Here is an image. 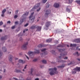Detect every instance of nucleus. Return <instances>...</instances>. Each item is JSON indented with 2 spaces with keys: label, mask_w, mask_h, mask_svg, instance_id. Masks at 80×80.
I'll use <instances>...</instances> for the list:
<instances>
[{
  "label": "nucleus",
  "mask_w": 80,
  "mask_h": 80,
  "mask_svg": "<svg viewBox=\"0 0 80 80\" xmlns=\"http://www.w3.org/2000/svg\"><path fill=\"white\" fill-rule=\"evenodd\" d=\"M51 41H52V39H48L46 40V42H50Z\"/></svg>",
  "instance_id": "25"
},
{
  "label": "nucleus",
  "mask_w": 80,
  "mask_h": 80,
  "mask_svg": "<svg viewBox=\"0 0 80 80\" xmlns=\"http://www.w3.org/2000/svg\"><path fill=\"white\" fill-rule=\"evenodd\" d=\"M7 38V36H6L5 37H2L1 38V40H6Z\"/></svg>",
  "instance_id": "16"
},
{
  "label": "nucleus",
  "mask_w": 80,
  "mask_h": 80,
  "mask_svg": "<svg viewBox=\"0 0 80 80\" xmlns=\"http://www.w3.org/2000/svg\"><path fill=\"white\" fill-rule=\"evenodd\" d=\"M48 52H45L43 53H41V55L42 56V55H47Z\"/></svg>",
  "instance_id": "23"
},
{
  "label": "nucleus",
  "mask_w": 80,
  "mask_h": 80,
  "mask_svg": "<svg viewBox=\"0 0 80 80\" xmlns=\"http://www.w3.org/2000/svg\"><path fill=\"white\" fill-rule=\"evenodd\" d=\"M59 58H60V59H61V58H61V56H60L59 57Z\"/></svg>",
  "instance_id": "59"
},
{
  "label": "nucleus",
  "mask_w": 80,
  "mask_h": 80,
  "mask_svg": "<svg viewBox=\"0 0 80 80\" xmlns=\"http://www.w3.org/2000/svg\"><path fill=\"white\" fill-rule=\"evenodd\" d=\"M26 57L28 59V60H29V58L26 55H25Z\"/></svg>",
  "instance_id": "49"
},
{
  "label": "nucleus",
  "mask_w": 80,
  "mask_h": 80,
  "mask_svg": "<svg viewBox=\"0 0 80 80\" xmlns=\"http://www.w3.org/2000/svg\"><path fill=\"white\" fill-rule=\"evenodd\" d=\"M39 53H40V50H35V51L34 52H28V53L30 58H32L31 56L33 55H34V54H36V53H37L38 54Z\"/></svg>",
  "instance_id": "2"
},
{
  "label": "nucleus",
  "mask_w": 80,
  "mask_h": 80,
  "mask_svg": "<svg viewBox=\"0 0 80 80\" xmlns=\"http://www.w3.org/2000/svg\"><path fill=\"white\" fill-rule=\"evenodd\" d=\"M5 12H6V9H4L2 11V13H5Z\"/></svg>",
  "instance_id": "33"
},
{
  "label": "nucleus",
  "mask_w": 80,
  "mask_h": 80,
  "mask_svg": "<svg viewBox=\"0 0 80 80\" xmlns=\"http://www.w3.org/2000/svg\"><path fill=\"white\" fill-rule=\"evenodd\" d=\"M72 74H75V73H77V71L75 70V68L73 69V70L72 71Z\"/></svg>",
  "instance_id": "20"
},
{
  "label": "nucleus",
  "mask_w": 80,
  "mask_h": 80,
  "mask_svg": "<svg viewBox=\"0 0 80 80\" xmlns=\"http://www.w3.org/2000/svg\"><path fill=\"white\" fill-rule=\"evenodd\" d=\"M40 10H41V8H39V9H37V12H39V11H40Z\"/></svg>",
  "instance_id": "41"
},
{
  "label": "nucleus",
  "mask_w": 80,
  "mask_h": 80,
  "mask_svg": "<svg viewBox=\"0 0 80 80\" xmlns=\"http://www.w3.org/2000/svg\"><path fill=\"white\" fill-rule=\"evenodd\" d=\"M59 51L60 52H63L64 51H65V49H59Z\"/></svg>",
  "instance_id": "27"
},
{
  "label": "nucleus",
  "mask_w": 80,
  "mask_h": 80,
  "mask_svg": "<svg viewBox=\"0 0 80 80\" xmlns=\"http://www.w3.org/2000/svg\"><path fill=\"white\" fill-rule=\"evenodd\" d=\"M18 18V15H15L14 16V18Z\"/></svg>",
  "instance_id": "40"
},
{
  "label": "nucleus",
  "mask_w": 80,
  "mask_h": 80,
  "mask_svg": "<svg viewBox=\"0 0 80 80\" xmlns=\"http://www.w3.org/2000/svg\"><path fill=\"white\" fill-rule=\"evenodd\" d=\"M12 58H13V56H12L11 55L9 56V59L10 62H12Z\"/></svg>",
  "instance_id": "12"
},
{
  "label": "nucleus",
  "mask_w": 80,
  "mask_h": 80,
  "mask_svg": "<svg viewBox=\"0 0 80 80\" xmlns=\"http://www.w3.org/2000/svg\"><path fill=\"white\" fill-rule=\"evenodd\" d=\"M76 2L78 4L80 5V1H76Z\"/></svg>",
  "instance_id": "39"
},
{
  "label": "nucleus",
  "mask_w": 80,
  "mask_h": 80,
  "mask_svg": "<svg viewBox=\"0 0 80 80\" xmlns=\"http://www.w3.org/2000/svg\"><path fill=\"white\" fill-rule=\"evenodd\" d=\"M14 72H16V73H22V71L20 70H18L17 69H15Z\"/></svg>",
  "instance_id": "14"
},
{
  "label": "nucleus",
  "mask_w": 80,
  "mask_h": 80,
  "mask_svg": "<svg viewBox=\"0 0 80 80\" xmlns=\"http://www.w3.org/2000/svg\"><path fill=\"white\" fill-rule=\"evenodd\" d=\"M19 63H25V62H23V60L20 59L19 60Z\"/></svg>",
  "instance_id": "24"
},
{
  "label": "nucleus",
  "mask_w": 80,
  "mask_h": 80,
  "mask_svg": "<svg viewBox=\"0 0 80 80\" xmlns=\"http://www.w3.org/2000/svg\"><path fill=\"white\" fill-rule=\"evenodd\" d=\"M33 69L32 68L31 69V72H30V74H32V73H33Z\"/></svg>",
  "instance_id": "35"
},
{
  "label": "nucleus",
  "mask_w": 80,
  "mask_h": 80,
  "mask_svg": "<svg viewBox=\"0 0 80 80\" xmlns=\"http://www.w3.org/2000/svg\"><path fill=\"white\" fill-rule=\"evenodd\" d=\"M12 29H14V28H15V26H13L12 27Z\"/></svg>",
  "instance_id": "43"
},
{
  "label": "nucleus",
  "mask_w": 80,
  "mask_h": 80,
  "mask_svg": "<svg viewBox=\"0 0 80 80\" xmlns=\"http://www.w3.org/2000/svg\"><path fill=\"white\" fill-rule=\"evenodd\" d=\"M6 27V25H4L3 26V27H4V28Z\"/></svg>",
  "instance_id": "63"
},
{
  "label": "nucleus",
  "mask_w": 80,
  "mask_h": 80,
  "mask_svg": "<svg viewBox=\"0 0 80 80\" xmlns=\"http://www.w3.org/2000/svg\"><path fill=\"white\" fill-rule=\"evenodd\" d=\"M47 0H42V2L43 3H46V2H47Z\"/></svg>",
  "instance_id": "34"
},
{
  "label": "nucleus",
  "mask_w": 80,
  "mask_h": 80,
  "mask_svg": "<svg viewBox=\"0 0 80 80\" xmlns=\"http://www.w3.org/2000/svg\"><path fill=\"white\" fill-rule=\"evenodd\" d=\"M3 24V23L2 22V21H1L0 22V26H1V25H2Z\"/></svg>",
  "instance_id": "42"
},
{
  "label": "nucleus",
  "mask_w": 80,
  "mask_h": 80,
  "mask_svg": "<svg viewBox=\"0 0 80 80\" xmlns=\"http://www.w3.org/2000/svg\"><path fill=\"white\" fill-rule=\"evenodd\" d=\"M35 80H39V79L38 78H36L35 79Z\"/></svg>",
  "instance_id": "55"
},
{
  "label": "nucleus",
  "mask_w": 80,
  "mask_h": 80,
  "mask_svg": "<svg viewBox=\"0 0 80 80\" xmlns=\"http://www.w3.org/2000/svg\"><path fill=\"white\" fill-rule=\"evenodd\" d=\"M40 3H39L38 4H36L35 6H34L31 9V11H33L36 9V8H38V7H40Z\"/></svg>",
  "instance_id": "3"
},
{
  "label": "nucleus",
  "mask_w": 80,
  "mask_h": 80,
  "mask_svg": "<svg viewBox=\"0 0 80 80\" xmlns=\"http://www.w3.org/2000/svg\"><path fill=\"white\" fill-rule=\"evenodd\" d=\"M5 13H2V14L1 15V17H3L5 16Z\"/></svg>",
  "instance_id": "38"
},
{
  "label": "nucleus",
  "mask_w": 80,
  "mask_h": 80,
  "mask_svg": "<svg viewBox=\"0 0 80 80\" xmlns=\"http://www.w3.org/2000/svg\"><path fill=\"white\" fill-rule=\"evenodd\" d=\"M28 25V23H27L26 24L24 25V27H27Z\"/></svg>",
  "instance_id": "47"
},
{
  "label": "nucleus",
  "mask_w": 80,
  "mask_h": 80,
  "mask_svg": "<svg viewBox=\"0 0 80 80\" xmlns=\"http://www.w3.org/2000/svg\"><path fill=\"white\" fill-rule=\"evenodd\" d=\"M76 46H77V45L75 44H71L70 46V47H76Z\"/></svg>",
  "instance_id": "26"
},
{
  "label": "nucleus",
  "mask_w": 80,
  "mask_h": 80,
  "mask_svg": "<svg viewBox=\"0 0 80 80\" xmlns=\"http://www.w3.org/2000/svg\"><path fill=\"white\" fill-rule=\"evenodd\" d=\"M2 76H0V80L1 79H2Z\"/></svg>",
  "instance_id": "57"
},
{
  "label": "nucleus",
  "mask_w": 80,
  "mask_h": 80,
  "mask_svg": "<svg viewBox=\"0 0 80 80\" xmlns=\"http://www.w3.org/2000/svg\"><path fill=\"white\" fill-rule=\"evenodd\" d=\"M38 47H39V48H42V47H45V46L42 44H41L38 45Z\"/></svg>",
  "instance_id": "15"
},
{
  "label": "nucleus",
  "mask_w": 80,
  "mask_h": 80,
  "mask_svg": "<svg viewBox=\"0 0 80 80\" xmlns=\"http://www.w3.org/2000/svg\"><path fill=\"white\" fill-rule=\"evenodd\" d=\"M33 14H34V12H33L31 14L30 16L29 17V18L30 19V18H32L31 19V21L32 22L34 21V20H35V16H33Z\"/></svg>",
  "instance_id": "4"
},
{
  "label": "nucleus",
  "mask_w": 80,
  "mask_h": 80,
  "mask_svg": "<svg viewBox=\"0 0 80 80\" xmlns=\"http://www.w3.org/2000/svg\"><path fill=\"white\" fill-rule=\"evenodd\" d=\"M46 49L44 48L41 50V52H45Z\"/></svg>",
  "instance_id": "37"
},
{
  "label": "nucleus",
  "mask_w": 80,
  "mask_h": 80,
  "mask_svg": "<svg viewBox=\"0 0 80 80\" xmlns=\"http://www.w3.org/2000/svg\"><path fill=\"white\" fill-rule=\"evenodd\" d=\"M51 25V22L50 21H48L46 23V24L45 26V27L44 28H48Z\"/></svg>",
  "instance_id": "5"
},
{
  "label": "nucleus",
  "mask_w": 80,
  "mask_h": 80,
  "mask_svg": "<svg viewBox=\"0 0 80 80\" xmlns=\"http://www.w3.org/2000/svg\"><path fill=\"white\" fill-rule=\"evenodd\" d=\"M37 27V25H33L32 26H31L30 28L32 30H34L35 28H36Z\"/></svg>",
  "instance_id": "11"
},
{
  "label": "nucleus",
  "mask_w": 80,
  "mask_h": 80,
  "mask_svg": "<svg viewBox=\"0 0 80 80\" xmlns=\"http://www.w3.org/2000/svg\"><path fill=\"white\" fill-rule=\"evenodd\" d=\"M42 62L45 64H46V63H47V61L45 60H42Z\"/></svg>",
  "instance_id": "30"
},
{
  "label": "nucleus",
  "mask_w": 80,
  "mask_h": 80,
  "mask_svg": "<svg viewBox=\"0 0 80 80\" xmlns=\"http://www.w3.org/2000/svg\"><path fill=\"white\" fill-rule=\"evenodd\" d=\"M2 50L4 52H7V48H6L5 47L2 48Z\"/></svg>",
  "instance_id": "21"
},
{
  "label": "nucleus",
  "mask_w": 80,
  "mask_h": 80,
  "mask_svg": "<svg viewBox=\"0 0 80 80\" xmlns=\"http://www.w3.org/2000/svg\"><path fill=\"white\" fill-rule=\"evenodd\" d=\"M46 8H48L49 7V4H48V3H46Z\"/></svg>",
  "instance_id": "36"
},
{
  "label": "nucleus",
  "mask_w": 80,
  "mask_h": 80,
  "mask_svg": "<svg viewBox=\"0 0 80 80\" xmlns=\"http://www.w3.org/2000/svg\"><path fill=\"white\" fill-rule=\"evenodd\" d=\"M26 80H31V79H28V78H27L26 79Z\"/></svg>",
  "instance_id": "56"
},
{
  "label": "nucleus",
  "mask_w": 80,
  "mask_h": 80,
  "mask_svg": "<svg viewBox=\"0 0 80 80\" xmlns=\"http://www.w3.org/2000/svg\"><path fill=\"white\" fill-rule=\"evenodd\" d=\"M18 10H17L16 12H15V13H16V14H17V13H18Z\"/></svg>",
  "instance_id": "46"
},
{
  "label": "nucleus",
  "mask_w": 80,
  "mask_h": 80,
  "mask_svg": "<svg viewBox=\"0 0 80 80\" xmlns=\"http://www.w3.org/2000/svg\"><path fill=\"white\" fill-rule=\"evenodd\" d=\"M7 23H9V24H10V23H11V22H10V21H9L7 22Z\"/></svg>",
  "instance_id": "48"
},
{
  "label": "nucleus",
  "mask_w": 80,
  "mask_h": 80,
  "mask_svg": "<svg viewBox=\"0 0 80 80\" xmlns=\"http://www.w3.org/2000/svg\"><path fill=\"white\" fill-rule=\"evenodd\" d=\"M78 61H80V58H78Z\"/></svg>",
  "instance_id": "60"
},
{
  "label": "nucleus",
  "mask_w": 80,
  "mask_h": 80,
  "mask_svg": "<svg viewBox=\"0 0 80 80\" xmlns=\"http://www.w3.org/2000/svg\"><path fill=\"white\" fill-rule=\"evenodd\" d=\"M52 53H55V51H53V50H52Z\"/></svg>",
  "instance_id": "58"
},
{
  "label": "nucleus",
  "mask_w": 80,
  "mask_h": 80,
  "mask_svg": "<svg viewBox=\"0 0 80 80\" xmlns=\"http://www.w3.org/2000/svg\"><path fill=\"white\" fill-rule=\"evenodd\" d=\"M2 56V53L0 51V58Z\"/></svg>",
  "instance_id": "45"
},
{
  "label": "nucleus",
  "mask_w": 80,
  "mask_h": 80,
  "mask_svg": "<svg viewBox=\"0 0 80 80\" xmlns=\"http://www.w3.org/2000/svg\"><path fill=\"white\" fill-rule=\"evenodd\" d=\"M74 42L76 43L80 42V39H77L74 40Z\"/></svg>",
  "instance_id": "18"
},
{
  "label": "nucleus",
  "mask_w": 80,
  "mask_h": 80,
  "mask_svg": "<svg viewBox=\"0 0 80 80\" xmlns=\"http://www.w3.org/2000/svg\"><path fill=\"white\" fill-rule=\"evenodd\" d=\"M25 20V18H24L22 19H21L20 21V25H21L22 24V23L23 22H24V21Z\"/></svg>",
  "instance_id": "9"
},
{
  "label": "nucleus",
  "mask_w": 80,
  "mask_h": 80,
  "mask_svg": "<svg viewBox=\"0 0 80 80\" xmlns=\"http://www.w3.org/2000/svg\"><path fill=\"white\" fill-rule=\"evenodd\" d=\"M75 70L76 71H78L79 72V71H80V68L76 67L75 68Z\"/></svg>",
  "instance_id": "19"
},
{
  "label": "nucleus",
  "mask_w": 80,
  "mask_h": 80,
  "mask_svg": "<svg viewBox=\"0 0 80 80\" xmlns=\"http://www.w3.org/2000/svg\"><path fill=\"white\" fill-rule=\"evenodd\" d=\"M37 59H35L33 60V62H37Z\"/></svg>",
  "instance_id": "44"
},
{
  "label": "nucleus",
  "mask_w": 80,
  "mask_h": 80,
  "mask_svg": "<svg viewBox=\"0 0 80 80\" xmlns=\"http://www.w3.org/2000/svg\"><path fill=\"white\" fill-rule=\"evenodd\" d=\"M51 11L50 10H47L45 14L46 17H48V14L50 13Z\"/></svg>",
  "instance_id": "6"
},
{
  "label": "nucleus",
  "mask_w": 80,
  "mask_h": 80,
  "mask_svg": "<svg viewBox=\"0 0 80 80\" xmlns=\"http://www.w3.org/2000/svg\"><path fill=\"white\" fill-rule=\"evenodd\" d=\"M20 41H22V38H21L20 39Z\"/></svg>",
  "instance_id": "54"
},
{
  "label": "nucleus",
  "mask_w": 80,
  "mask_h": 80,
  "mask_svg": "<svg viewBox=\"0 0 80 80\" xmlns=\"http://www.w3.org/2000/svg\"><path fill=\"white\" fill-rule=\"evenodd\" d=\"M66 12H68V13H70V9H68V8H67L66 9Z\"/></svg>",
  "instance_id": "28"
},
{
  "label": "nucleus",
  "mask_w": 80,
  "mask_h": 80,
  "mask_svg": "<svg viewBox=\"0 0 80 80\" xmlns=\"http://www.w3.org/2000/svg\"><path fill=\"white\" fill-rule=\"evenodd\" d=\"M27 45H28V42H26V43H25L22 46V48L24 49H27Z\"/></svg>",
  "instance_id": "8"
},
{
  "label": "nucleus",
  "mask_w": 80,
  "mask_h": 80,
  "mask_svg": "<svg viewBox=\"0 0 80 80\" xmlns=\"http://www.w3.org/2000/svg\"><path fill=\"white\" fill-rule=\"evenodd\" d=\"M57 69L56 68H50L49 69V71L50 72L49 74L51 75H53L55 73H58V72L57 71Z\"/></svg>",
  "instance_id": "1"
},
{
  "label": "nucleus",
  "mask_w": 80,
  "mask_h": 80,
  "mask_svg": "<svg viewBox=\"0 0 80 80\" xmlns=\"http://www.w3.org/2000/svg\"><path fill=\"white\" fill-rule=\"evenodd\" d=\"M65 66V64H62L61 66H58V68H64Z\"/></svg>",
  "instance_id": "17"
},
{
  "label": "nucleus",
  "mask_w": 80,
  "mask_h": 80,
  "mask_svg": "<svg viewBox=\"0 0 80 80\" xmlns=\"http://www.w3.org/2000/svg\"><path fill=\"white\" fill-rule=\"evenodd\" d=\"M6 71V70H5V69H4V70L3 72H5Z\"/></svg>",
  "instance_id": "61"
},
{
  "label": "nucleus",
  "mask_w": 80,
  "mask_h": 80,
  "mask_svg": "<svg viewBox=\"0 0 80 80\" xmlns=\"http://www.w3.org/2000/svg\"><path fill=\"white\" fill-rule=\"evenodd\" d=\"M18 22H15V24H18Z\"/></svg>",
  "instance_id": "52"
},
{
  "label": "nucleus",
  "mask_w": 80,
  "mask_h": 80,
  "mask_svg": "<svg viewBox=\"0 0 80 80\" xmlns=\"http://www.w3.org/2000/svg\"><path fill=\"white\" fill-rule=\"evenodd\" d=\"M67 53H66L65 54H62V53L60 54V55L62 57H64V56H65V55H67Z\"/></svg>",
  "instance_id": "32"
},
{
  "label": "nucleus",
  "mask_w": 80,
  "mask_h": 80,
  "mask_svg": "<svg viewBox=\"0 0 80 80\" xmlns=\"http://www.w3.org/2000/svg\"><path fill=\"white\" fill-rule=\"evenodd\" d=\"M59 6L60 5L58 3H55L54 4V6L55 8H58L59 7Z\"/></svg>",
  "instance_id": "10"
},
{
  "label": "nucleus",
  "mask_w": 80,
  "mask_h": 80,
  "mask_svg": "<svg viewBox=\"0 0 80 80\" xmlns=\"http://www.w3.org/2000/svg\"><path fill=\"white\" fill-rule=\"evenodd\" d=\"M27 65H26L25 66V67L24 68V69H26V68H27Z\"/></svg>",
  "instance_id": "51"
},
{
  "label": "nucleus",
  "mask_w": 80,
  "mask_h": 80,
  "mask_svg": "<svg viewBox=\"0 0 80 80\" xmlns=\"http://www.w3.org/2000/svg\"><path fill=\"white\" fill-rule=\"evenodd\" d=\"M36 28H37V29L36 31V32L40 31H41V30H42V27L40 26H36Z\"/></svg>",
  "instance_id": "7"
},
{
  "label": "nucleus",
  "mask_w": 80,
  "mask_h": 80,
  "mask_svg": "<svg viewBox=\"0 0 80 80\" xmlns=\"http://www.w3.org/2000/svg\"><path fill=\"white\" fill-rule=\"evenodd\" d=\"M13 78L15 80H18L17 78Z\"/></svg>",
  "instance_id": "50"
},
{
  "label": "nucleus",
  "mask_w": 80,
  "mask_h": 80,
  "mask_svg": "<svg viewBox=\"0 0 80 80\" xmlns=\"http://www.w3.org/2000/svg\"><path fill=\"white\" fill-rule=\"evenodd\" d=\"M58 62H62V63H66V61L63 60H61L60 61H58Z\"/></svg>",
  "instance_id": "31"
},
{
  "label": "nucleus",
  "mask_w": 80,
  "mask_h": 80,
  "mask_svg": "<svg viewBox=\"0 0 80 80\" xmlns=\"http://www.w3.org/2000/svg\"><path fill=\"white\" fill-rule=\"evenodd\" d=\"M2 32V30L0 29V32Z\"/></svg>",
  "instance_id": "62"
},
{
  "label": "nucleus",
  "mask_w": 80,
  "mask_h": 80,
  "mask_svg": "<svg viewBox=\"0 0 80 80\" xmlns=\"http://www.w3.org/2000/svg\"><path fill=\"white\" fill-rule=\"evenodd\" d=\"M29 12H26L24 14H23V15L22 16V17H24L25 16H27L28 15Z\"/></svg>",
  "instance_id": "13"
},
{
  "label": "nucleus",
  "mask_w": 80,
  "mask_h": 80,
  "mask_svg": "<svg viewBox=\"0 0 80 80\" xmlns=\"http://www.w3.org/2000/svg\"><path fill=\"white\" fill-rule=\"evenodd\" d=\"M25 30H24L23 31V33H25Z\"/></svg>",
  "instance_id": "64"
},
{
  "label": "nucleus",
  "mask_w": 80,
  "mask_h": 80,
  "mask_svg": "<svg viewBox=\"0 0 80 80\" xmlns=\"http://www.w3.org/2000/svg\"><path fill=\"white\" fill-rule=\"evenodd\" d=\"M68 58L67 57H65V58H64V59H67Z\"/></svg>",
  "instance_id": "53"
},
{
  "label": "nucleus",
  "mask_w": 80,
  "mask_h": 80,
  "mask_svg": "<svg viewBox=\"0 0 80 80\" xmlns=\"http://www.w3.org/2000/svg\"><path fill=\"white\" fill-rule=\"evenodd\" d=\"M65 47V45L64 44H59L58 46V47Z\"/></svg>",
  "instance_id": "22"
},
{
  "label": "nucleus",
  "mask_w": 80,
  "mask_h": 80,
  "mask_svg": "<svg viewBox=\"0 0 80 80\" xmlns=\"http://www.w3.org/2000/svg\"><path fill=\"white\" fill-rule=\"evenodd\" d=\"M74 55H77L78 56H79L80 55V54H78V52H75V53H74Z\"/></svg>",
  "instance_id": "29"
}]
</instances>
